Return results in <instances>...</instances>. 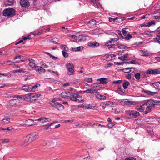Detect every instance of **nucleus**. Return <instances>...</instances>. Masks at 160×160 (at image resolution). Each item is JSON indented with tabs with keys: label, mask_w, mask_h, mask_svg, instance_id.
<instances>
[{
	"label": "nucleus",
	"mask_w": 160,
	"mask_h": 160,
	"mask_svg": "<svg viewBox=\"0 0 160 160\" xmlns=\"http://www.w3.org/2000/svg\"><path fill=\"white\" fill-rule=\"evenodd\" d=\"M157 102L152 99H150L143 104V113L146 114L151 111L152 107L157 105Z\"/></svg>",
	"instance_id": "nucleus-1"
},
{
	"label": "nucleus",
	"mask_w": 160,
	"mask_h": 160,
	"mask_svg": "<svg viewBox=\"0 0 160 160\" xmlns=\"http://www.w3.org/2000/svg\"><path fill=\"white\" fill-rule=\"evenodd\" d=\"M38 138V134L36 132L31 134L24 138L23 143L21 145L22 147L27 145L28 144L37 139Z\"/></svg>",
	"instance_id": "nucleus-2"
},
{
	"label": "nucleus",
	"mask_w": 160,
	"mask_h": 160,
	"mask_svg": "<svg viewBox=\"0 0 160 160\" xmlns=\"http://www.w3.org/2000/svg\"><path fill=\"white\" fill-rule=\"evenodd\" d=\"M70 94L69 99H70L71 100L81 103L84 102L83 100L82 99V97L78 95L77 93L70 92Z\"/></svg>",
	"instance_id": "nucleus-3"
},
{
	"label": "nucleus",
	"mask_w": 160,
	"mask_h": 160,
	"mask_svg": "<svg viewBox=\"0 0 160 160\" xmlns=\"http://www.w3.org/2000/svg\"><path fill=\"white\" fill-rule=\"evenodd\" d=\"M15 14L14 9L12 8H8L5 9L3 12V16L8 18L12 17Z\"/></svg>",
	"instance_id": "nucleus-4"
},
{
	"label": "nucleus",
	"mask_w": 160,
	"mask_h": 160,
	"mask_svg": "<svg viewBox=\"0 0 160 160\" xmlns=\"http://www.w3.org/2000/svg\"><path fill=\"white\" fill-rule=\"evenodd\" d=\"M49 103L53 107L55 108L58 110H62L64 109V106L61 104L56 102L55 99H52L49 102Z\"/></svg>",
	"instance_id": "nucleus-5"
},
{
	"label": "nucleus",
	"mask_w": 160,
	"mask_h": 160,
	"mask_svg": "<svg viewBox=\"0 0 160 160\" xmlns=\"http://www.w3.org/2000/svg\"><path fill=\"white\" fill-rule=\"evenodd\" d=\"M36 93H32L26 94L24 96L16 95L12 96V97L13 98H20L21 99H25V98L29 99H31L32 98H35L36 97Z\"/></svg>",
	"instance_id": "nucleus-6"
},
{
	"label": "nucleus",
	"mask_w": 160,
	"mask_h": 160,
	"mask_svg": "<svg viewBox=\"0 0 160 160\" xmlns=\"http://www.w3.org/2000/svg\"><path fill=\"white\" fill-rule=\"evenodd\" d=\"M120 103L122 105H131L138 103L137 101H130L127 99H123L120 102Z\"/></svg>",
	"instance_id": "nucleus-7"
},
{
	"label": "nucleus",
	"mask_w": 160,
	"mask_h": 160,
	"mask_svg": "<svg viewBox=\"0 0 160 160\" xmlns=\"http://www.w3.org/2000/svg\"><path fill=\"white\" fill-rule=\"evenodd\" d=\"M9 104L12 107H19L21 106L22 104L20 102L19 100L18 99H12L9 101Z\"/></svg>",
	"instance_id": "nucleus-8"
},
{
	"label": "nucleus",
	"mask_w": 160,
	"mask_h": 160,
	"mask_svg": "<svg viewBox=\"0 0 160 160\" xmlns=\"http://www.w3.org/2000/svg\"><path fill=\"white\" fill-rule=\"evenodd\" d=\"M66 68L68 70V74L69 75H73L74 72V70L73 69L74 66L73 65L70 63H68L66 65Z\"/></svg>",
	"instance_id": "nucleus-9"
},
{
	"label": "nucleus",
	"mask_w": 160,
	"mask_h": 160,
	"mask_svg": "<svg viewBox=\"0 0 160 160\" xmlns=\"http://www.w3.org/2000/svg\"><path fill=\"white\" fill-rule=\"evenodd\" d=\"M139 54L142 56H149L150 57L152 55V54L148 51L146 50H141L139 51Z\"/></svg>",
	"instance_id": "nucleus-10"
},
{
	"label": "nucleus",
	"mask_w": 160,
	"mask_h": 160,
	"mask_svg": "<svg viewBox=\"0 0 160 160\" xmlns=\"http://www.w3.org/2000/svg\"><path fill=\"white\" fill-rule=\"evenodd\" d=\"M20 4L23 7H26L29 6V2L28 0H20Z\"/></svg>",
	"instance_id": "nucleus-11"
},
{
	"label": "nucleus",
	"mask_w": 160,
	"mask_h": 160,
	"mask_svg": "<svg viewBox=\"0 0 160 160\" xmlns=\"http://www.w3.org/2000/svg\"><path fill=\"white\" fill-rule=\"evenodd\" d=\"M29 66L32 69L34 70L37 66L35 63V61L33 59H31L29 60Z\"/></svg>",
	"instance_id": "nucleus-12"
},
{
	"label": "nucleus",
	"mask_w": 160,
	"mask_h": 160,
	"mask_svg": "<svg viewBox=\"0 0 160 160\" xmlns=\"http://www.w3.org/2000/svg\"><path fill=\"white\" fill-rule=\"evenodd\" d=\"M34 70L39 73H44L46 71V70L42 68V67L38 66H37L35 67Z\"/></svg>",
	"instance_id": "nucleus-13"
},
{
	"label": "nucleus",
	"mask_w": 160,
	"mask_h": 160,
	"mask_svg": "<svg viewBox=\"0 0 160 160\" xmlns=\"http://www.w3.org/2000/svg\"><path fill=\"white\" fill-rule=\"evenodd\" d=\"M96 23V21L92 19L87 24V25L89 28H92L94 27Z\"/></svg>",
	"instance_id": "nucleus-14"
},
{
	"label": "nucleus",
	"mask_w": 160,
	"mask_h": 160,
	"mask_svg": "<svg viewBox=\"0 0 160 160\" xmlns=\"http://www.w3.org/2000/svg\"><path fill=\"white\" fill-rule=\"evenodd\" d=\"M141 92L142 93H147V94L149 95H150L152 96H153L155 94H157V92H152L150 91L145 90L144 89H142Z\"/></svg>",
	"instance_id": "nucleus-15"
},
{
	"label": "nucleus",
	"mask_w": 160,
	"mask_h": 160,
	"mask_svg": "<svg viewBox=\"0 0 160 160\" xmlns=\"http://www.w3.org/2000/svg\"><path fill=\"white\" fill-rule=\"evenodd\" d=\"M70 92H63L61 94V97L69 99V96L70 95Z\"/></svg>",
	"instance_id": "nucleus-16"
},
{
	"label": "nucleus",
	"mask_w": 160,
	"mask_h": 160,
	"mask_svg": "<svg viewBox=\"0 0 160 160\" xmlns=\"http://www.w3.org/2000/svg\"><path fill=\"white\" fill-rule=\"evenodd\" d=\"M129 114L131 117L133 118H136L139 115V112L135 111H131L129 112Z\"/></svg>",
	"instance_id": "nucleus-17"
},
{
	"label": "nucleus",
	"mask_w": 160,
	"mask_h": 160,
	"mask_svg": "<svg viewBox=\"0 0 160 160\" xmlns=\"http://www.w3.org/2000/svg\"><path fill=\"white\" fill-rule=\"evenodd\" d=\"M128 54L126 53L121 56L118 57V58L122 61H125L128 60Z\"/></svg>",
	"instance_id": "nucleus-18"
},
{
	"label": "nucleus",
	"mask_w": 160,
	"mask_h": 160,
	"mask_svg": "<svg viewBox=\"0 0 160 160\" xmlns=\"http://www.w3.org/2000/svg\"><path fill=\"white\" fill-rule=\"evenodd\" d=\"M10 122V118L7 117V116H5L4 118H3L2 120V123L3 124H7L8 123Z\"/></svg>",
	"instance_id": "nucleus-19"
},
{
	"label": "nucleus",
	"mask_w": 160,
	"mask_h": 160,
	"mask_svg": "<svg viewBox=\"0 0 160 160\" xmlns=\"http://www.w3.org/2000/svg\"><path fill=\"white\" fill-rule=\"evenodd\" d=\"M114 44L115 42H112V41L111 40L109 41L106 42L105 44L106 46L108 47L109 48H112L113 46L114 45Z\"/></svg>",
	"instance_id": "nucleus-20"
},
{
	"label": "nucleus",
	"mask_w": 160,
	"mask_h": 160,
	"mask_svg": "<svg viewBox=\"0 0 160 160\" xmlns=\"http://www.w3.org/2000/svg\"><path fill=\"white\" fill-rule=\"evenodd\" d=\"M98 93V92L97 93H96L95 94V96L97 98L100 100H105L106 99V96L99 94Z\"/></svg>",
	"instance_id": "nucleus-21"
},
{
	"label": "nucleus",
	"mask_w": 160,
	"mask_h": 160,
	"mask_svg": "<svg viewBox=\"0 0 160 160\" xmlns=\"http://www.w3.org/2000/svg\"><path fill=\"white\" fill-rule=\"evenodd\" d=\"M87 93H89L91 94H92L94 93H97L98 92L95 89H93L91 88L87 89Z\"/></svg>",
	"instance_id": "nucleus-22"
},
{
	"label": "nucleus",
	"mask_w": 160,
	"mask_h": 160,
	"mask_svg": "<svg viewBox=\"0 0 160 160\" xmlns=\"http://www.w3.org/2000/svg\"><path fill=\"white\" fill-rule=\"evenodd\" d=\"M88 46L92 48H96L99 46V44L97 42H90L88 44Z\"/></svg>",
	"instance_id": "nucleus-23"
},
{
	"label": "nucleus",
	"mask_w": 160,
	"mask_h": 160,
	"mask_svg": "<svg viewBox=\"0 0 160 160\" xmlns=\"http://www.w3.org/2000/svg\"><path fill=\"white\" fill-rule=\"evenodd\" d=\"M38 121H40L42 122H47L49 121V119L44 117H41L38 119Z\"/></svg>",
	"instance_id": "nucleus-24"
},
{
	"label": "nucleus",
	"mask_w": 160,
	"mask_h": 160,
	"mask_svg": "<svg viewBox=\"0 0 160 160\" xmlns=\"http://www.w3.org/2000/svg\"><path fill=\"white\" fill-rule=\"evenodd\" d=\"M98 81H100V83L103 84H106L108 83V81L106 78H102L97 79Z\"/></svg>",
	"instance_id": "nucleus-25"
},
{
	"label": "nucleus",
	"mask_w": 160,
	"mask_h": 160,
	"mask_svg": "<svg viewBox=\"0 0 160 160\" xmlns=\"http://www.w3.org/2000/svg\"><path fill=\"white\" fill-rule=\"evenodd\" d=\"M22 89L23 90L28 92L32 91V89H30V88L27 85L23 86L22 87Z\"/></svg>",
	"instance_id": "nucleus-26"
},
{
	"label": "nucleus",
	"mask_w": 160,
	"mask_h": 160,
	"mask_svg": "<svg viewBox=\"0 0 160 160\" xmlns=\"http://www.w3.org/2000/svg\"><path fill=\"white\" fill-rule=\"evenodd\" d=\"M155 88L160 89V82H157L152 84Z\"/></svg>",
	"instance_id": "nucleus-27"
},
{
	"label": "nucleus",
	"mask_w": 160,
	"mask_h": 160,
	"mask_svg": "<svg viewBox=\"0 0 160 160\" xmlns=\"http://www.w3.org/2000/svg\"><path fill=\"white\" fill-rule=\"evenodd\" d=\"M143 104L142 105L138 106L136 107L135 108L136 110L141 112H143V108H142Z\"/></svg>",
	"instance_id": "nucleus-28"
},
{
	"label": "nucleus",
	"mask_w": 160,
	"mask_h": 160,
	"mask_svg": "<svg viewBox=\"0 0 160 160\" xmlns=\"http://www.w3.org/2000/svg\"><path fill=\"white\" fill-rule=\"evenodd\" d=\"M40 84L37 83L33 86L30 87L31 88L30 89H32V91H34V90L35 89H36L37 88L40 86Z\"/></svg>",
	"instance_id": "nucleus-29"
},
{
	"label": "nucleus",
	"mask_w": 160,
	"mask_h": 160,
	"mask_svg": "<svg viewBox=\"0 0 160 160\" xmlns=\"http://www.w3.org/2000/svg\"><path fill=\"white\" fill-rule=\"evenodd\" d=\"M45 53L46 54H47L49 56V57L50 58H52L53 60H56L58 58L57 57H55L53 55L51 54L50 53L48 52H45Z\"/></svg>",
	"instance_id": "nucleus-30"
},
{
	"label": "nucleus",
	"mask_w": 160,
	"mask_h": 160,
	"mask_svg": "<svg viewBox=\"0 0 160 160\" xmlns=\"http://www.w3.org/2000/svg\"><path fill=\"white\" fill-rule=\"evenodd\" d=\"M33 121L32 119H28L27 121V126H29L33 125Z\"/></svg>",
	"instance_id": "nucleus-31"
},
{
	"label": "nucleus",
	"mask_w": 160,
	"mask_h": 160,
	"mask_svg": "<svg viewBox=\"0 0 160 160\" xmlns=\"http://www.w3.org/2000/svg\"><path fill=\"white\" fill-rule=\"evenodd\" d=\"M78 38L79 41H84L86 39L85 37L83 35H79Z\"/></svg>",
	"instance_id": "nucleus-32"
},
{
	"label": "nucleus",
	"mask_w": 160,
	"mask_h": 160,
	"mask_svg": "<svg viewBox=\"0 0 160 160\" xmlns=\"http://www.w3.org/2000/svg\"><path fill=\"white\" fill-rule=\"evenodd\" d=\"M135 74L134 76L135 78L137 80H139L140 79L141 74L139 73H138L137 71H136V73H134Z\"/></svg>",
	"instance_id": "nucleus-33"
},
{
	"label": "nucleus",
	"mask_w": 160,
	"mask_h": 160,
	"mask_svg": "<svg viewBox=\"0 0 160 160\" xmlns=\"http://www.w3.org/2000/svg\"><path fill=\"white\" fill-rule=\"evenodd\" d=\"M14 2V0H7V4L11 6L13 4Z\"/></svg>",
	"instance_id": "nucleus-34"
},
{
	"label": "nucleus",
	"mask_w": 160,
	"mask_h": 160,
	"mask_svg": "<svg viewBox=\"0 0 160 160\" xmlns=\"http://www.w3.org/2000/svg\"><path fill=\"white\" fill-rule=\"evenodd\" d=\"M83 47L82 46H79L76 48H72L73 50L75 51H80L82 50Z\"/></svg>",
	"instance_id": "nucleus-35"
},
{
	"label": "nucleus",
	"mask_w": 160,
	"mask_h": 160,
	"mask_svg": "<svg viewBox=\"0 0 160 160\" xmlns=\"http://www.w3.org/2000/svg\"><path fill=\"white\" fill-rule=\"evenodd\" d=\"M129 84V82L128 81H126L123 83V87L124 89H126L128 85Z\"/></svg>",
	"instance_id": "nucleus-36"
},
{
	"label": "nucleus",
	"mask_w": 160,
	"mask_h": 160,
	"mask_svg": "<svg viewBox=\"0 0 160 160\" xmlns=\"http://www.w3.org/2000/svg\"><path fill=\"white\" fill-rule=\"evenodd\" d=\"M129 73H136V70L134 68H129Z\"/></svg>",
	"instance_id": "nucleus-37"
},
{
	"label": "nucleus",
	"mask_w": 160,
	"mask_h": 160,
	"mask_svg": "<svg viewBox=\"0 0 160 160\" xmlns=\"http://www.w3.org/2000/svg\"><path fill=\"white\" fill-rule=\"evenodd\" d=\"M118 48L120 49H124L126 48V47L124 45L120 44L118 45Z\"/></svg>",
	"instance_id": "nucleus-38"
},
{
	"label": "nucleus",
	"mask_w": 160,
	"mask_h": 160,
	"mask_svg": "<svg viewBox=\"0 0 160 160\" xmlns=\"http://www.w3.org/2000/svg\"><path fill=\"white\" fill-rule=\"evenodd\" d=\"M104 104L106 105H112L113 104V102L112 101H107L105 102Z\"/></svg>",
	"instance_id": "nucleus-39"
},
{
	"label": "nucleus",
	"mask_w": 160,
	"mask_h": 160,
	"mask_svg": "<svg viewBox=\"0 0 160 160\" xmlns=\"http://www.w3.org/2000/svg\"><path fill=\"white\" fill-rule=\"evenodd\" d=\"M160 73V70L158 69L153 70V74H158Z\"/></svg>",
	"instance_id": "nucleus-40"
},
{
	"label": "nucleus",
	"mask_w": 160,
	"mask_h": 160,
	"mask_svg": "<svg viewBox=\"0 0 160 160\" xmlns=\"http://www.w3.org/2000/svg\"><path fill=\"white\" fill-rule=\"evenodd\" d=\"M62 47V49H63V51H68V48L65 45H63L61 46Z\"/></svg>",
	"instance_id": "nucleus-41"
},
{
	"label": "nucleus",
	"mask_w": 160,
	"mask_h": 160,
	"mask_svg": "<svg viewBox=\"0 0 160 160\" xmlns=\"http://www.w3.org/2000/svg\"><path fill=\"white\" fill-rule=\"evenodd\" d=\"M98 83H92L91 85V86L92 87V88L93 89H95L96 88H97L98 87Z\"/></svg>",
	"instance_id": "nucleus-42"
},
{
	"label": "nucleus",
	"mask_w": 160,
	"mask_h": 160,
	"mask_svg": "<svg viewBox=\"0 0 160 160\" xmlns=\"http://www.w3.org/2000/svg\"><path fill=\"white\" fill-rule=\"evenodd\" d=\"M20 59L21 60H22V59H24V58L23 56L20 55H18L16 56L14 58V59Z\"/></svg>",
	"instance_id": "nucleus-43"
},
{
	"label": "nucleus",
	"mask_w": 160,
	"mask_h": 160,
	"mask_svg": "<svg viewBox=\"0 0 160 160\" xmlns=\"http://www.w3.org/2000/svg\"><path fill=\"white\" fill-rule=\"evenodd\" d=\"M85 81L88 83H91L92 82V78H86L85 79Z\"/></svg>",
	"instance_id": "nucleus-44"
},
{
	"label": "nucleus",
	"mask_w": 160,
	"mask_h": 160,
	"mask_svg": "<svg viewBox=\"0 0 160 160\" xmlns=\"http://www.w3.org/2000/svg\"><path fill=\"white\" fill-rule=\"evenodd\" d=\"M53 124V123H50V124L48 125H47L44 126L46 130H48V129L50 127L51 125Z\"/></svg>",
	"instance_id": "nucleus-45"
},
{
	"label": "nucleus",
	"mask_w": 160,
	"mask_h": 160,
	"mask_svg": "<svg viewBox=\"0 0 160 160\" xmlns=\"http://www.w3.org/2000/svg\"><path fill=\"white\" fill-rule=\"evenodd\" d=\"M155 24V22L153 21H152L147 23V26L149 27L152 25H154Z\"/></svg>",
	"instance_id": "nucleus-46"
},
{
	"label": "nucleus",
	"mask_w": 160,
	"mask_h": 160,
	"mask_svg": "<svg viewBox=\"0 0 160 160\" xmlns=\"http://www.w3.org/2000/svg\"><path fill=\"white\" fill-rule=\"evenodd\" d=\"M62 52L63 55L64 57H67L68 56V54L66 52L64 51H62Z\"/></svg>",
	"instance_id": "nucleus-47"
},
{
	"label": "nucleus",
	"mask_w": 160,
	"mask_h": 160,
	"mask_svg": "<svg viewBox=\"0 0 160 160\" xmlns=\"http://www.w3.org/2000/svg\"><path fill=\"white\" fill-rule=\"evenodd\" d=\"M68 37H69V38H73L75 39L77 38H78L77 36L75 35H74L69 34V35H68Z\"/></svg>",
	"instance_id": "nucleus-48"
},
{
	"label": "nucleus",
	"mask_w": 160,
	"mask_h": 160,
	"mask_svg": "<svg viewBox=\"0 0 160 160\" xmlns=\"http://www.w3.org/2000/svg\"><path fill=\"white\" fill-rule=\"evenodd\" d=\"M132 38V36L130 34H128L127 36L125 37V39L126 40H129Z\"/></svg>",
	"instance_id": "nucleus-49"
},
{
	"label": "nucleus",
	"mask_w": 160,
	"mask_h": 160,
	"mask_svg": "<svg viewBox=\"0 0 160 160\" xmlns=\"http://www.w3.org/2000/svg\"><path fill=\"white\" fill-rule=\"evenodd\" d=\"M147 73L148 74H153V70H148L147 71Z\"/></svg>",
	"instance_id": "nucleus-50"
},
{
	"label": "nucleus",
	"mask_w": 160,
	"mask_h": 160,
	"mask_svg": "<svg viewBox=\"0 0 160 160\" xmlns=\"http://www.w3.org/2000/svg\"><path fill=\"white\" fill-rule=\"evenodd\" d=\"M12 129V128L11 127H8L7 128H5V129H3L2 128H0V129H2V130H8L9 131H10V130H11Z\"/></svg>",
	"instance_id": "nucleus-51"
},
{
	"label": "nucleus",
	"mask_w": 160,
	"mask_h": 160,
	"mask_svg": "<svg viewBox=\"0 0 160 160\" xmlns=\"http://www.w3.org/2000/svg\"><path fill=\"white\" fill-rule=\"evenodd\" d=\"M52 42L55 43H57V42L58 41V40L57 38H54L52 39Z\"/></svg>",
	"instance_id": "nucleus-52"
},
{
	"label": "nucleus",
	"mask_w": 160,
	"mask_h": 160,
	"mask_svg": "<svg viewBox=\"0 0 160 160\" xmlns=\"http://www.w3.org/2000/svg\"><path fill=\"white\" fill-rule=\"evenodd\" d=\"M9 140L8 139H6L2 140V142L4 143L8 142H9Z\"/></svg>",
	"instance_id": "nucleus-53"
},
{
	"label": "nucleus",
	"mask_w": 160,
	"mask_h": 160,
	"mask_svg": "<svg viewBox=\"0 0 160 160\" xmlns=\"http://www.w3.org/2000/svg\"><path fill=\"white\" fill-rule=\"evenodd\" d=\"M129 68H128L123 69V72H125L129 73V70L130 69Z\"/></svg>",
	"instance_id": "nucleus-54"
},
{
	"label": "nucleus",
	"mask_w": 160,
	"mask_h": 160,
	"mask_svg": "<svg viewBox=\"0 0 160 160\" xmlns=\"http://www.w3.org/2000/svg\"><path fill=\"white\" fill-rule=\"evenodd\" d=\"M86 107V108L87 109H93V108L95 107V106H91L89 104Z\"/></svg>",
	"instance_id": "nucleus-55"
},
{
	"label": "nucleus",
	"mask_w": 160,
	"mask_h": 160,
	"mask_svg": "<svg viewBox=\"0 0 160 160\" xmlns=\"http://www.w3.org/2000/svg\"><path fill=\"white\" fill-rule=\"evenodd\" d=\"M122 32L124 36H126L127 35V32L124 29H122Z\"/></svg>",
	"instance_id": "nucleus-56"
},
{
	"label": "nucleus",
	"mask_w": 160,
	"mask_h": 160,
	"mask_svg": "<svg viewBox=\"0 0 160 160\" xmlns=\"http://www.w3.org/2000/svg\"><path fill=\"white\" fill-rule=\"evenodd\" d=\"M122 82V81L121 80H118L117 81H114L113 82L115 83L116 84H119L121 83Z\"/></svg>",
	"instance_id": "nucleus-57"
},
{
	"label": "nucleus",
	"mask_w": 160,
	"mask_h": 160,
	"mask_svg": "<svg viewBox=\"0 0 160 160\" xmlns=\"http://www.w3.org/2000/svg\"><path fill=\"white\" fill-rule=\"evenodd\" d=\"M114 125V124L112 122H110L108 124V126L109 127H112Z\"/></svg>",
	"instance_id": "nucleus-58"
},
{
	"label": "nucleus",
	"mask_w": 160,
	"mask_h": 160,
	"mask_svg": "<svg viewBox=\"0 0 160 160\" xmlns=\"http://www.w3.org/2000/svg\"><path fill=\"white\" fill-rule=\"evenodd\" d=\"M41 65L43 68H48V66L45 63H43Z\"/></svg>",
	"instance_id": "nucleus-59"
},
{
	"label": "nucleus",
	"mask_w": 160,
	"mask_h": 160,
	"mask_svg": "<svg viewBox=\"0 0 160 160\" xmlns=\"http://www.w3.org/2000/svg\"><path fill=\"white\" fill-rule=\"evenodd\" d=\"M111 40L112 41V42H114L115 43V42H116L118 40V39L116 38H114L111 39Z\"/></svg>",
	"instance_id": "nucleus-60"
},
{
	"label": "nucleus",
	"mask_w": 160,
	"mask_h": 160,
	"mask_svg": "<svg viewBox=\"0 0 160 160\" xmlns=\"http://www.w3.org/2000/svg\"><path fill=\"white\" fill-rule=\"evenodd\" d=\"M51 73L52 74H55L56 76L58 75V72L57 71H52V72H51Z\"/></svg>",
	"instance_id": "nucleus-61"
},
{
	"label": "nucleus",
	"mask_w": 160,
	"mask_h": 160,
	"mask_svg": "<svg viewBox=\"0 0 160 160\" xmlns=\"http://www.w3.org/2000/svg\"><path fill=\"white\" fill-rule=\"evenodd\" d=\"M125 160H136L134 158H126Z\"/></svg>",
	"instance_id": "nucleus-62"
},
{
	"label": "nucleus",
	"mask_w": 160,
	"mask_h": 160,
	"mask_svg": "<svg viewBox=\"0 0 160 160\" xmlns=\"http://www.w3.org/2000/svg\"><path fill=\"white\" fill-rule=\"evenodd\" d=\"M126 77L127 79H130L131 78V76L130 74H128L126 76Z\"/></svg>",
	"instance_id": "nucleus-63"
},
{
	"label": "nucleus",
	"mask_w": 160,
	"mask_h": 160,
	"mask_svg": "<svg viewBox=\"0 0 160 160\" xmlns=\"http://www.w3.org/2000/svg\"><path fill=\"white\" fill-rule=\"evenodd\" d=\"M101 125L100 124L98 123H94L93 124V126L94 127H99V126Z\"/></svg>",
	"instance_id": "nucleus-64"
}]
</instances>
